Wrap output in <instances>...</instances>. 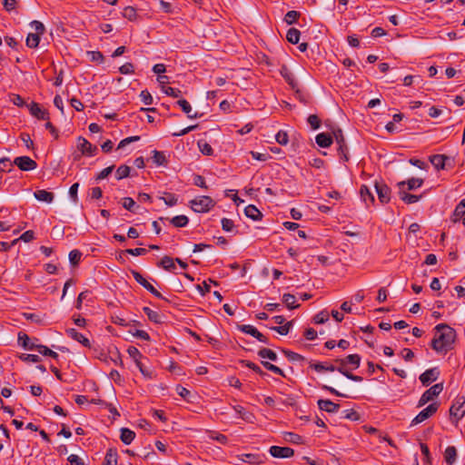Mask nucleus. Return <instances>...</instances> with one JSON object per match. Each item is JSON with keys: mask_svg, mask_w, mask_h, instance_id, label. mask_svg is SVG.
<instances>
[{"mask_svg": "<svg viewBox=\"0 0 465 465\" xmlns=\"http://www.w3.org/2000/svg\"><path fill=\"white\" fill-rule=\"evenodd\" d=\"M435 335L430 342L431 348L440 353H447L453 347L456 340V331L445 323H440L435 327Z\"/></svg>", "mask_w": 465, "mask_h": 465, "instance_id": "f257e3e1", "label": "nucleus"}, {"mask_svg": "<svg viewBox=\"0 0 465 465\" xmlns=\"http://www.w3.org/2000/svg\"><path fill=\"white\" fill-rule=\"evenodd\" d=\"M27 341H29V336L26 333H24V332L18 333V343L23 348H25L26 350H36V351H38L39 353H41L44 356H49L54 360H58L59 355L55 351H54L51 349H49L48 347H46L45 345L36 344V343H32L31 345H27Z\"/></svg>", "mask_w": 465, "mask_h": 465, "instance_id": "f03ea898", "label": "nucleus"}, {"mask_svg": "<svg viewBox=\"0 0 465 465\" xmlns=\"http://www.w3.org/2000/svg\"><path fill=\"white\" fill-rule=\"evenodd\" d=\"M215 205L210 196H198L190 201V206L195 213H206Z\"/></svg>", "mask_w": 465, "mask_h": 465, "instance_id": "7ed1b4c3", "label": "nucleus"}, {"mask_svg": "<svg viewBox=\"0 0 465 465\" xmlns=\"http://www.w3.org/2000/svg\"><path fill=\"white\" fill-rule=\"evenodd\" d=\"M443 390L442 383H437L431 386L430 389L425 391L419 400L418 407H422L427 402L432 401L435 397H437Z\"/></svg>", "mask_w": 465, "mask_h": 465, "instance_id": "20e7f679", "label": "nucleus"}, {"mask_svg": "<svg viewBox=\"0 0 465 465\" xmlns=\"http://www.w3.org/2000/svg\"><path fill=\"white\" fill-rule=\"evenodd\" d=\"M438 408L439 404L437 402L430 404L415 416V418L411 420V425H417L426 420L438 411Z\"/></svg>", "mask_w": 465, "mask_h": 465, "instance_id": "39448f33", "label": "nucleus"}, {"mask_svg": "<svg viewBox=\"0 0 465 465\" xmlns=\"http://www.w3.org/2000/svg\"><path fill=\"white\" fill-rule=\"evenodd\" d=\"M375 191L377 193L379 201L381 203H388L391 200V188L382 181H375L374 183Z\"/></svg>", "mask_w": 465, "mask_h": 465, "instance_id": "423d86ee", "label": "nucleus"}, {"mask_svg": "<svg viewBox=\"0 0 465 465\" xmlns=\"http://www.w3.org/2000/svg\"><path fill=\"white\" fill-rule=\"evenodd\" d=\"M134 280L141 284L144 289L150 292L156 298L163 299V295L145 279L143 276L135 270H131Z\"/></svg>", "mask_w": 465, "mask_h": 465, "instance_id": "0eeeda50", "label": "nucleus"}, {"mask_svg": "<svg viewBox=\"0 0 465 465\" xmlns=\"http://www.w3.org/2000/svg\"><path fill=\"white\" fill-rule=\"evenodd\" d=\"M14 164L16 165L21 171H32L37 167L35 161L29 156H18L15 158Z\"/></svg>", "mask_w": 465, "mask_h": 465, "instance_id": "6e6552de", "label": "nucleus"}, {"mask_svg": "<svg viewBox=\"0 0 465 465\" xmlns=\"http://www.w3.org/2000/svg\"><path fill=\"white\" fill-rule=\"evenodd\" d=\"M237 329L241 331L242 332L247 333L252 335V337L256 338L259 341L269 344L268 338L263 335L262 332H260L255 327L252 325H237Z\"/></svg>", "mask_w": 465, "mask_h": 465, "instance_id": "1a4fd4ad", "label": "nucleus"}, {"mask_svg": "<svg viewBox=\"0 0 465 465\" xmlns=\"http://www.w3.org/2000/svg\"><path fill=\"white\" fill-rule=\"evenodd\" d=\"M450 414L455 417L457 421L460 420L465 414V398L461 397L450 407Z\"/></svg>", "mask_w": 465, "mask_h": 465, "instance_id": "9d476101", "label": "nucleus"}, {"mask_svg": "<svg viewBox=\"0 0 465 465\" xmlns=\"http://www.w3.org/2000/svg\"><path fill=\"white\" fill-rule=\"evenodd\" d=\"M397 186L399 187V196L401 200H402L407 204L417 203L421 198V195L411 194L404 191L403 188L405 186V181L399 182Z\"/></svg>", "mask_w": 465, "mask_h": 465, "instance_id": "9b49d317", "label": "nucleus"}, {"mask_svg": "<svg viewBox=\"0 0 465 465\" xmlns=\"http://www.w3.org/2000/svg\"><path fill=\"white\" fill-rule=\"evenodd\" d=\"M440 376V371L438 368L434 367L429 370H426L423 373L420 375V381L424 386H428L431 381H436Z\"/></svg>", "mask_w": 465, "mask_h": 465, "instance_id": "f8f14e48", "label": "nucleus"}, {"mask_svg": "<svg viewBox=\"0 0 465 465\" xmlns=\"http://www.w3.org/2000/svg\"><path fill=\"white\" fill-rule=\"evenodd\" d=\"M269 452L274 458H291L294 454L292 448L280 446H272Z\"/></svg>", "mask_w": 465, "mask_h": 465, "instance_id": "ddd939ff", "label": "nucleus"}, {"mask_svg": "<svg viewBox=\"0 0 465 465\" xmlns=\"http://www.w3.org/2000/svg\"><path fill=\"white\" fill-rule=\"evenodd\" d=\"M450 160V157L445 154H434L430 157V162L437 170L446 169Z\"/></svg>", "mask_w": 465, "mask_h": 465, "instance_id": "4468645a", "label": "nucleus"}, {"mask_svg": "<svg viewBox=\"0 0 465 465\" xmlns=\"http://www.w3.org/2000/svg\"><path fill=\"white\" fill-rule=\"evenodd\" d=\"M281 75L284 78V80L288 83L292 90H295L296 93H299L298 89V82L295 79L292 71L286 66L282 65L280 70Z\"/></svg>", "mask_w": 465, "mask_h": 465, "instance_id": "2eb2a0df", "label": "nucleus"}, {"mask_svg": "<svg viewBox=\"0 0 465 465\" xmlns=\"http://www.w3.org/2000/svg\"><path fill=\"white\" fill-rule=\"evenodd\" d=\"M28 108H29L30 114L33 116H35V118H37L39 120H49L48 111L45 109H42L37 103L32 102L28 105Z\"/></svg>", "mask_w": 465, "mask_h": 465, "instance_id": "dca6fc26", "label": "nucleus"}, {"mask_svg": "<svg viewBox=\"0 0 465 465\" xmlns=\"http://www.w3.org/2000/svg\"><path fill=\"white\" fill-rule=\"evenodd\" d=\"M77 148L82 152L83 154L93 155L96 151L97 147L94 146L84 137H79L77 141Z\"/></svg>", "mask_w": 465, "mask_h": 465, "instance_id": "f3484780", "label": "nucleus"}, {"mask_svg": "<svg viewBox=\"0 0 465 465\" xmlns=\"http://www.w3.org/2000/svg\"><path fill=\"white\" fill-rule=\"evenodd\" d=\"M317 405L321 411L328 413H336L340 410V404L335 403L330 400L320 399L317 401Z\"/></svg>", "mask_w": 465, "mask_h": 465, "instance_id": "a211bd4d", "label": "nucleus"}, {"mask_svg": "<svg viewBox=\"0 0 465 465\" xmlns=\"http://www.w3.org/2000/svg\"><path fill=\"white\" fill-rule=\"evenodd\" d=\"M67 336H69L71 339L80 342L83 346L86 348L91 347L90 341L84 337L82 333L78 332L74 328H69L65 331Z\"/></svg>", "mask_w": 465, "mask_h": 465, "instance_id": "6ab92c4d", "label": "nucleus"}, {"mask_svg": "<svg viewBox=\"0 0 465 465\" xmlns=\"http://www.w3.org/2000/svg\"><path fill=\"white\" fill-rule=\"evenodd\" d=\"M239 459L250 464H261L263 462L265 456L259 453H244L239 456Z\"/></svg>", "mask_w": 465, "mask_h": 465, "instance_id": "aec40b11", "label": "nucleus"}, {"mask_svg": "<svg viewBox=\"0 0 465 465\" xmlns=\"http://www.w3.org/2000/svg\"><path fill=\"white\" fill-rule=\"evenodd\" d=\"M360 195L361 200L366 204V207H369L370 204H372L375 201L374 195L371 193L369 187L365 184H362L360 189Z\"/></svg>", "mask_w": 465, "mask_h": 465, "instance_id": "412c9836", "label": "nucleus"}, {"mask_svg": "<svg viewBox=\"0 0 465 465\" xmlns=\"http://www.w3.org/2000/svg\"><path fill=\"white\" fill-rule=\"evenodd\" d=\"M316 143L322 148H328L332 143V136L326 133H321L316 135Z\"/></svg>", "mask_w": 465, "mask_h": 465, "instance_id": "4be33fe9", "label": "nucleus"}, {"mask_svg": "<svg viewBox=\"0 0 465 465\" xmlns=\"http://www.w3.org/2000/svg\"><path fill=\"white\" fill-rule=\"evenodd\" d=\"M244 213L248 218L253 221H260L262 218V213H261V211L252 204H250L245 207Z\"/></svg>", "mask_w": 465, "mask_h": 465, "instance_id": "5701e85b", "label": "nucleus"}, {"mask_svg": "<svg viewBox=\"0 0 465 465\" xmlns=\"http://www.w3.org/2000/svg\"><path fill=\"white\" fill-rule=\"evenodd\" d=\"M361 358L359 354H350L343 359H341V363L351 365V369L356 370L360 367Z\"/></svg>", "mask_w": 465, "mask_h": 465, "instance_id": "b1692460", "label": "nucleus"}, {"mask_svg": "<svg viewBox=\"0 0 465 465\" xmlns=\"http://www.w3.org/2000/svg\"><path fill=\"white\" fill-rule=\"evenodd\" d=\"M176 104L181 107L183 112H184L189 118L195 119L201 116V114H198L197 113H195L194 114H191L192 106L187 100L180 99L176 102Z\"/></svg>", "mask_w": 465, "mask_h": 465, "instance_id": "393cba45", "label": "nucleus"}, {"mask_svg": "<svg viewBox=\"0 0 465 465\" xmlns=\"http://www.w3.org/2000/svg\"><path fill=\"white\" fill-rule=\"evenodd\" d=\"M457 458V450L454 446H449L444 451V460L448 465H453Z\"/></svg>", "mask_w": 465, "mask_h": 465, "instance_id": "a878e982", "label": "nucleus"}, {"mask_svg": "<svg viewBox=\"0 0 465 465\" xmlns=\"http://www.w3.org/2000/svg\"><path fill=\"white\" fill-rule=\"evenodd\" d=\"M152 153H153L152 159H153V163H155L157 166H166L167 165L168 161H167V158L163 152L153 150L152 152Z\"/></svg>", "mask_w": 465, "mask_h": 465, "instance_id": "bb28decb", "label": "nucleus"}, {"mask_svg": "<svg viewBox=\"0 0 465 465\" xmlns=\"http://www.w3.org/2000/svg\"><path fill=\"white\" fill-rule=\"evenodd\" d=\"M35 197L41 202L52 203L54 201V195L53 193L47 192L45 190H37L34 193Z\"/></svg>", "mask_w": 465, "mask_h": 465, "instance_id": "cd10ccee", "label": "nucleus"}, {"mask_svg": "<svg viewBox=\"0 0 465 465\" xmlns=\"http://www.w3.org/2000/svg\"><path fill=\"white\" fill-rule=\"evenodd\" d=\"M310 367L316 371L317 372L335 371L334 365L327 364L325 362H311Z\"/></svg>", "mask_w": 465, "mask_h": 465, "instance_id": "c85d7f7f", "label": "nucleus"}, {"mask_svg": "<svg viewBox=\"0 0 465 465\" xmlns=\"http://www.w3.org/2000/svg\"><path fill=\"white\" fill-rule=\"evenodd\" d=\"M134 438H135L134 431H133L127 428H123L121 430L120 439L123 441V443L129 445L134 440Z\"/></svg>", "mask_w": 465, "mask_h": 465, "instance_id": "c756f323", "label": "nucleus"}, {"mask_svg": "<svg viewBox=\"0 0 465 465\" xmlns=\"http://www.w3.org/2000/svg\"><path fill=\"white\" fill-rule=\"evenodd\" d=\"M175 260L171 258L170 256H163L160 262L158 263V266L163 267L166 271L173 272L175 269Z\"/></svg>", "mask_w": 465, "mask_h": 465, "instance_id": "7c9ffc66", "label": "nucleus"}, {"mask_svg": "<svg viewBox=\"0 0 465 465\" xmlns=\"http://www.w3.org/2000/svg\"><path fill=\"white\" fill-rule=\"evenodd\" d=\"M118 454L116 450L109 449L104 458V465H117Z\"/></svg>", "mask_w": 465, "mask_h": 465, "instance_id": "2f4dec72", "label": "nucleus"}, {"mask_svg": "<svg viewBox=\"0 0 465 465\" xmlns=\"http://www.w3.org/2000/svg\"><path fill=\"white\" fill-rule=\"evenodd\" d=\"M40 36L35 33H29L26 36L25 45L29 48H36L40 43Z\"/></svg>", "mask_w": 465, "mask_h": 465, "instance_id": "473e14b6", "label": "nucleus"}, {"mask_svg": "<svg viewBox=\"0 0 465 465\" xmlns=\"http://www.w3.org/2000/svg\"><path fill=\"white\" fill-rule=\"evenodd\" d=\"M143 311L147 315L148 319L154 323L162 322V316L155 311L150 309L149 307H143Z\"/></svg>", "mask_w": 465, "mask_h": 465, "instance_id": "72a5a7b5", "label": "nucleus"}, {"mask_svg": "<svg viewBox=\"0 0 465 465\" xmlns=\"http://www.w3.org/2000/svg\"><path fill=\"white\" fill-rule=\"evenodd\" d=\"M293 325L292 321L287 322L280 326H272L271 330L277 331L281 335H287Z\"/></svg>", "mask_w": 465, "mask_h": 465, "instance_id": "f704fd0d", "label": "nucleus"}, {"mask_svg": "<svg viewBox=\"0 0 465 465\" xmlns=\"http://www.w3.org/2000/svg\"><path fill=\"white\" fill-rule=\"evenodd\" d=\"M300 36L301 32L296 28H290L286 35L288 42H290L292 45H296L299 43Z\"/></svg>", "mask_w": 465, "mask_h": 465, "instance_id": "c9c22d12", "label": "nucleus"}, {"mask_svg": "<svg viewBox=\"0 0 465 465\" xmlns=\"http://www.w3.org/2000/svg\"><path fill=\"white\" fill-rule=\"evenodd\" d=\"M170 223L175 227L182 228L188 224L189 219L185 215H177L172 218Z\"/></svg>", "mask_w": 465, "mask_h": 465, "instance_id": "e433bc0d", "label": "nucleus"}, {"mask_svg": "<svg viewBox=\"0 0 465 465\" xmlns=\"http://www.w3.org/2000/svg\"><path fill=\"white\" fill-rule=\"evenodd\" d=\"M282 302L286 304L287 308L290 310H293L298 308L300 305L296 304L295 296L291 293H284L282 295Z\"/></svg>", "mask_w": 465, "mask_h": 465, "instance_id": "4c0bfd02", "label": "nucleus"}, {"mask_svg": "<svg viewBox=\"0 0 465 465\" xmlns=\"http://www.w3.org/2000/svg\"><path fill=\"white\" fill-rule=\"evenodd\" d=\"M258 355L262 359H269L272 361H276L278 359L277 354L271 349L262 348L258 351Z\"/></svg>", "mask_w": 465, "mask_h": 465, "instance_id": "58836bf2", "label": "nucleus"}, {"mask_svg": "<svg viewBox=\"0 0 465 465\" xmlns=\"http://www.w3.org/2000/svg\"><path fill=\"white\" fill-rule=\"evenodd\" d=\"M281 351L285 355V357L290 361H302L304 360V357L297 352L292 351L287 349H281Z\"/></svg>", "mask_w": 465, "mask_h": 465, "instance_id": "ea45409f", "label": "nucleus"}, {"mask_svg": "<svg viewBox=\"0 0 465 465\" xmlns=\"http://www.w3.org/2000/svg\"><path fill=\"white\" fill-rule=\"evenodd\" d=\"M131 168L128 165L123 164L120 165L115 173V178L117 180H122L130 175Z\"/></svg>", "mask_w": 465, "mask_h": 465, "instance_id": "a19ab883", "label": "nucleus"}, {"mask_svg": "<svg viewBox=\"0 0 465 465\" xmlns=\"http://www.w3.org/2000/svg\"><path fill=\"white\" fill-rule=\"evenodd\" d=\"M464 215H465V198L463 200H461V202L456 206L454 213H453V216L455 217V219L453 221L457 222Z\"/></svg>", "mask_w": 465, "mask_h": 465, "instance_id": "79ce46f5", "label": "nucleus"}, {"mask_svg": "<svg viewBox=\"0 0 465 465\" xmlns=\"http://www.w3.org/2000/svg\"><path fill=\"white\" fill-rule=\"evenodd\" d=\"M198 147H199L200 152L203 155H213V149L212 148V146L207 142H205L203 140L198 141Z\"/></svg>", "mask_w": 465, "mask_h": 465, "instance_id": "37998d69", "label": "nucleus"}, {"mask_svg": "<svg viewBox=\"0 0 465 465\" xmlns=\"http://www.w3.org/2000/svg\"><path fill=\"white\" fill-rule=\"evenodd\" d=\"M262 364L266 370H268L275 374H278L282 377H285L283 371L281 368H279L278 366H276L269 361H262Z\"/></svg>", "mask_w": 465, "mask_h": 465, "instance_id": "c03bdc74", "label": "nucleus"}, {"mask_svg": "<svg viewBox=\"0 0 465 465\" xmlns=\"http://www.w3.org/2000/svg\"><path fill=\"white\" fill-rule=\"evenodd\" d=\"M240 363L242 365V366H245L251 370H252L254 372L260 374L261 376H263L265 375V372L262 371V369L257 365L255 364L254 362L252 361H247V360H242L240 361Z\"/></svg>", "mask_w": 465, "mask_h": 465, "instance_id": "a18cd8bd", "label": "nucleus"}, {"mask_svg": "<svg viewBox=\"0 0 465 465\" xmlns=\"http://www.w3.org/2000/svg\"><path fill=\"white\" fill-rule=\"evenodd\" d=\"M329 317L330 313L328 312V311L323 310L313 317V322L316 324H322L329 320Z\"/></svg>", "mask_w": 465, "mask_h": 465, "instance_id": "49530a36", "label": "nucleus"}, {"mask_svg": "<svg viewBox=\"0 0 465 465\" xmlns=\"http://www.w3.org/2000/svg\"><path fill=\"white\" fill-rule=\"evenodd\" d=\"M300 15L301 14L298 11H289L284 16V22L288 25H292L296 23V20L300 17Z\"/></svg>", "mask_w": 465, "mask_h": 465, "instance_id": "de8ad7c7", "label": "nucleus"}, {"mask_svg": "<svg viewBox=\"0 0 465 465\" xmlns=\"http://www.w3.org/2000/svg\"><path fill=\"white\" fill-rule=\"evenodd\" d=\"M422 184L423 180L421 178H411L405 182V185H407V188L410 191L420 188Z\"/></svg>", "mask_w": 465, "mask_h": 465, "instance_id": "09e8293b", "label": "nucleus"}, {"mask_svg": "<svg viewBox=\"0 0 465 465\" xmlns=\"http://www.w3.org/2000/svg\"><path fill=\"white\" fill-rule=\"evenodd\" d=\"M123 16L130 21L135 20L137 16L136 9L133 6L124 7Z\"/></svg>", "mask_w": 465, "mask_h": 465, "instance_id": "8fccbe9b", "label": "nucleus"}, {"mask_svg": "<svg viewBox=\"0 0 465 465\" xmlns=\"http://www.w3.org/2000/svg\"><path fill=\"white\" fill-rule=\"evenodd\" d=\"M233 410L246 421H251L252 414L245 411V409L241 405L233 406Z\"/></svg>", "mask_w": 465, "mask_h": 465, "instance_id": "3c124183", "label": "nucleus"}, {"mask_svg": "<svg viewBox=\"0 0 465 465\" xmlns=\"http://www.w3.org/2000/svg\"><path fill=\"white\" fill-rule=\"evenodd\" d=\"M127 353L134 360V362L143 358L140 351L134 346H129L127 349Z\"/></svg>", "mask_w": 465, "mask_h": 465, "instance_id": "603ef678", "label": "nucleus"}, {"mask_svg": "<svg viewBox=\"0 0 465 465\" xmlns=\"http://www.w3.org/2000/svg\"><path fill=\"white\" fill-rule=\"evenodd\" d=\"M82 257V252L79 250H73L69 252V261L72 265L75 266L77 265Z\"/></svg>", "mask_w": 465, "mask_h": 465, "instance_id": "864d4df0", "label": "nucleus"}, {"mask_svg": "<svg viewBox=\"0 0 465 465\" xmlns=\"http://www.w3.org/2000/svg\"><path fill=\"white\" fill-rule=\"evenodd\" d=\"M338 153L340 155L341 160H342L343 162L349 161V149L346 143L338 145Z\"/></svg>", "mask_w": 465, "mask_h": 465, "instance_id": "5fc2aeb1", "label": "nucleus"}, {"mask_svg": "<svg viewBox=\"0 0 465 465\" xmlns=\"http://www.w3.org/2000/svg\"><path fill=\"white\" fill-rule=\"evenodd\" d=\"M87 56L92 62H95L101 64L104 62V55L99 51H89L87 52Z\"/></svg>", "mask_w": 465, "mask_h": 465, "instance_id": "6e6d98bb", "label": "nucleus"}, {"mask_svg": "<svg viewBox=\"0 0 465 465\" xmlns=\"http://www.w3.org/2000/svg\"><path fill=\"white\" fill-rule=\"evenodd\" d=\"M307 122L313 130L319 129L322 123L321 119L316 114H310L307 118Z\"/></svg>", "mask_w": 465, "mask_h": 465, "instance_id": "4d7b16f0", "label": "nucleus"}, {"mask_svg": "<svg viewBox=\"0 0 465 465\" xmlns=\"http://www.w3.org/2000/svg\"><path fill=\"white\" fill-rule=\"evenodd\" d=\"M30 25L35 31V33L39 35H44L45 32V27L44 24L40 21L34 20L31 22Z\"/></svg>", "mask_w": 465, "mask_h": 465, "instance_id": "13d9d810", "label": "nucleus"}, {"mask_svg": "<svg viewBox=\"0 0 465 465\" xmlns=\"http://www.w3.org/2000/svg\"><path fill=\"white\" fill-rule=\"evenodd\" d=\"M123 207L130 212L134 213V208L137 207L135 202L131 197L123 198Z\"/></svg>", "mask_w": 465, "mask_h": 465, "instance_id": "bf43d9fd", "label": "nucleus"}, {"mask_svg": "<svg viewBox=\"0 0 465 465\" xmlns=\"http://www.w3.org/2000/svg\"><path fill=\"white\" fill-rule=\"evenodd\" d=\"M285 440L294 444H302L303 442L302 437L293 432L286 433Z\"/></svg>", "mask_w": 465, "mask_h": 465, "instance_id": "052dcab7", "label": "nucleus"}, {"mask_svg": "<svg viewBox=\"0 0 465 465\" xmlns=\"http://www.w3.org/2000/svg\"><path fill=\"white\" fill-rule=\"evenodd\" d=\"M276 142L281 145H286L289 142L288 134L284 131H279L275 135Z\"/></svg>", "mask_w": 465, "mask_h": 465, "instance_id": "680f3d73", "label": "nucleus"}, {"mask_svg": "<svg viewBox=\"0 0 465 465\" xmlns=\"http://www.w3.org/2000/svg\"><path fill=\"white\" fill-rule=\"evenodd\" d=\"M20 360L25 362H39L41 361V358L38 355L35 354H26L22 353L19 356Z\"/></svg>", "mask_w": 465, "mask_h": 465, "instance_id": "e2e57ef3", "label": "nucleus"}, {"mask_svg": "<svg viewBox=\"0 0 465 465\" xmlns=\"http://www.w3.org/2000/svg\"><path fill=\"white\" fill-rule=\"evenodd\" d=\"M163 92L169 95V96H172V97H181L182 96V91L180 89H177V88H173V87H163Z\"/></svg>", "mask_w": 465, "mask_h": 465, "instance_id": "0e129e2a", "label": "nucleus"}, {"mask_svg": "<svg viewBox=\"0 0 465 465\" xmlns=\"http://www.w3.org/2000/svg\"><path fill=\"white\" fill-rule=\"evenodd\" d=\"M135 365L136 367L139 369L140 372L145 377V378H148V379H152L153 378V372L149 370H147L143 363L142 362V360L138 361L135 362Z\"/></svg>", "mask_w": 465, "mask_h": 465, "instance_id": "69168bd1", "label": "nucleus"}, {"mask_svg": "<svg viewBox=\"0 0 465 465\" xmlns=\"http://www.w3.org/2000/svg\"><path fill=\"white\" fill-rule=\"evenodd\" d=\"M140 97H141V100L142 102L145 104V105H150L153 104V96L151 95V94L149 93L148 90H143L140 94Z\"/></svg>", "mask_w": 465, "mask_h": 465, "instance_id": "338daca9", "label": "nucleus"}, {"mask_svg": "<svg viewBox=\"0 0 465 465\" xmlns=\"http://www.w3.org/2000/svg\"><path fill=\"white\" fill-rule=\"evenodd\" d=\"M222 228L225 232H232L234 228V223L232 220L228 218H223L221 221Z\"/></svg>", "mask_w": 465, "mask_h": 465, "instance_id": "774afa93", "label": "nucleus"}]
</instances>
